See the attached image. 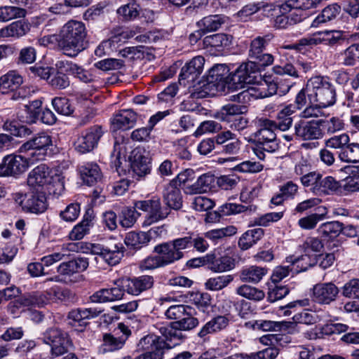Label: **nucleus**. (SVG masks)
Masks as SVG:
<instances>
[{"mask_svg": "<svg viewBox=\"0 0 359 359\" xmlns=\"http://www.w3.org/2000/svg\"><path fill=\"white\" fill-rule=\"evenodd\" d=\"M257 68L253 62L241 64L233 72L229 73L224 64L214 65L208 72L206 80L198 83L191 96L200 98L215 92H229L243 88L245 84L255 82Z\"/></svg>", "mask_w": 359, "mask_h": 359, "instance_id": "1", "label": "nucleus"}, {"mask_svg": "<svg viewBox=\"0 0 359 359\" xmlns=\"http://www.w3.org/2000/svg\"><path fill=\"white\" fill-rule=\"evenodd\" d=\"M87 31L81 21L69 20L61 28L57 41L63 53L75 57L86 48Z\"/></svg>", "mask_w": 359, "mask_h": 359, "instance_id": "2", "label": "nucleus"}, {"mask_svg": "<svg viewBox=\"0 0 359 359\" xmlns=\"http://www.w3.org/2000/svg\"><path fill=\"white\" fill-rule=\"evenodd\" d=\"M292 85V83L284 81L282 79H273L270 76H265L255 86L249 87L236 95H233V100L243 102L250 97L258 99L277 93L283 95L289 92Z\"/></svg>", "mask_w": 359, "mask_h": 359, "instance_id": "3", "label": "nucleus"}, {"mask_svg": "<svg viewBox=\"0 0 359 359\" xmlns=\"http://www.w3.org/2000/svg\"><path fill=\"white\" fill-rule=\"evenodd\" d=\"M307 97L310 103L327 108L336 102V90L329 78L316 76L306 82Z\"/></svg>", "mask_w": 359, "mask_h": 359, "instance_id": "4", "label": "nucleus"}, {"mask_svg": "<svg viewBox=\"0 0 359 359\" xmlns=\"http://www.w3.org/2000/svg\"><path fill=\"white\" fill-rule=\"evenodd\" d=\"M51 170L45 164L34 168L28 175L27 184L36 192H48L60 195L64 189V183L60 175H51Z\"/></svg>", "mask_w": 359, "mask_h": 359, "instance_id": "5", "label": "nucleus"}, {"mask_svg": "<svg viewBox=\"0 0 359 359\" xmlns=\"http://www.w3.org/2000/svg\"><path fill=\"white\" fill-rule=\"evenodd\" d=\"M43 341L51 347V355L57 357L68 352L72 342L67 333L58 328H50L43 334Z\"/></svg>", "mask_w": 359, "mask_h": 359, "instance_id": "6", "label": "nucleus"}, {"mask_svg": "<svg viewBox=\"0 0 359 359\" xmlns=\"http://www.w3.org/2000/svg\"><path fill=\"white\" fill-rule=\"evenodd\" d=\"M13 198L22 210L27 212L41 214L44 212L48 208L44 192H38L37 194L15 193L13 195Z\"/></svg>", "mask_w": 359, "mask_h": 359, "instance_id": "7", "label": "nucleus"}, {"mask_svg": "<svg viewBox=\"0 0 359 359\" xmlns=\"http://www.w3.org/2000/svg\"><path fill=\"white\" fill-rule=\"evenodd\" d=\"M103 134L104 131L100 126L96 125L89 128L75 142V149L81 154L91 151L97 147Z\"/></svg>", "mask_w": 359, "mask_h": 359, "instance_id": "8", "label": "nucleus"}, {"mask_svg": "<svg viewBox=\"0 0 359 359\" xmlns=\"http://www.w3.org/2000/svg\"><path fill=\"white\" fill-rule=\"evenodd\" d=\"M119 286L123 292L129 294L137 296L144 291L151 289L154 285V278L151 276H141L133 278H123L118 280Z\"/></svg>", "mask_w": 359, "mask_h": 359, "instance_id": "9", "label": "nucleus"}, {"mask_svg": "<svg viewBox=\"0 0 359 359\" xmlns=\"http://www.w3.org/2000/svg\"><path fill=\"white\" fill-rule=\"evenodd\" d=\"M294 134L302 140H319L324 135L319 120L299 121L294 125Z\"/></svg>", "mask_w": 359, "mask_h": 359, "instance_id": "10", "label": "nucleus"}, {"mask_svg": "<svg viewBox=\"0 0 359 359\" xmlns=\"http://www.w3.org/2000/svg\"><path fill=\"white\" fill-rule=\"evenodd\" d=\"M205 59L202 56H196L187 62L181 69L179 81L186 86L194 82L201 74L203 70Z\"/></svg>", "mask_w": 359, "mask_h": 359, "instance_id": "11", "label": "nucleus"}, {"mask_svg": "<svg viewBox=\"0 0 359 359\" xmlns=\"http://www.w3.org/2000/svg\"><path fill=\"white\" fill-rule=\"evenodd\" d=\"M156 327L161 334V337H158L166 344L165 348H171L179 345L185 338L182 331L174 325V322L168 325L157 324Z\"/></svg>", "mask_w": 359, "mask_h": 359, "instance_id": "12", "label": "nucleus"}, {"mask_svg": "<svg viewBox=\"0 0 359 359\" xmlns=\"http://www.w3.org/2000/svg\"><path fill=\"white\" fill-rule=\"evenodd\" d=\"M338 287L332 283H318L313 288V299L320 304H330L338 294Z\"/></svg>", "mask_w": 359, "mask_h": 359, "instance_id": "13", "label": "nucleus"}, {"mask_svg": "<svg viewBox=\"0 0 359 359\" xmlns=\"http://www.w3.org/2000/svg\"><path fill=\"white\" fill-rule=\"evenodd\" d=\"M140 344L142 347L145 344H151L153 351L141 354L136 357V359H163V350L165 348L166 344L159 337L147 335L140 340Z\"/></svg>", "mask_w": 359, "mask_h": 359, "instance_id": "14", "label": "nucleus"}, {"mask_svg": "<svg viewBox=\"0 0 359 359\" xmlns=\"http://www.w3.org/2000/svg\"><path fill=\"white\" fill-rule=\"evenodd\" d=\"M216 177L208 172L201 175L193 184L186 186L184 191L191 195L206 193L216 188Z\"/></svg>", "mask_w": 359, "mask_h": 359, "instance_id": "15", "label": "nucleus"}, {"mask_svg": "<svg viewBox=\"0 0 359 359\" xmlns=\"http://www.w3.org/2000/svg\"><path fill=\"white\" fill-rule=\"evenodd\" d=\"M255 147L253 151L257 158L260 160H264L265 153H273L279 148V144L276 137H263L262 136L254 135Z\"/></svg>", "mask_w": 359, "mask_h": 359, "instance_id": "16", "label": "nucleus"}, {"mask_svg": "<svg viewBox=\"0 0 359 359\" xmlns=\"http://www.w3.org/2000/svg\"><path fill=\"white\" fill-rule=\"evenodd\" d=\"M247 111V107L244 104H227L216 111L214 117L220 121L229 124L238 115L244 114Z\"/></svg>", "mask_w": 359, "mask_h": 359, "instance_id": "17", "label": "nucleus"}, {"mask_svg": "<svg viewBox=\"0 0 359 359\" xmlns=\"http://www.w3.org/2000/svg\"><path fill=\"white\" fill-rule=\"evenodd\" d=\"M137 114L131 109H124L116 114L111 121L113 130H127L134 126Z\"/></svg>", "mask_w": 359, "mask_h": 359, "instance_id": "18", "label": "nucleus"}, {"mask_svg": "<svg viewBox=\"0 0 359 359\" xmlns=\"http://www.w3.org/2000/svg\"><path fill=\"white\" fill-rule=\"evenodd\" d=\"M229 320L228 315H218L207 322L201 329L198 335L199 337L205 339L209 334L217 333L225 329L228 326Z\"/></svg>", "mask_w": 359, "mask_h": 359, "instance_id": "19", "label": "nucleus"}, {"mask_svg": "<svg viewBox=\"0 0 359 359\" xmlns=\"http://www.w3.org/2000/svg\"><path fill=\"white\" fill-rule=\"evenodd\" d=\"M117 287L102 289L95 292L91 297L90 300L95 303H104L114 302L121 299L124 295L123 287L119 286V283H116Z\"/></svg>", "mask_w": 359, "mask_h": 359, "instance_id": "20", "label": "nucleus"}, {"mask_svg": "<svg viewBox=\"0 0 359 359\" xmlns=\"http://www.w3.org/2000/svg\"><path fill=\"white\" fill-rule=\"evenodd\" d=\"M79 169L83 182L87 185H94L102 178L101 170L95 163H86L80 165Z\"/></svg>", "mask_w": 359, "mask_h": 359, "instance_id": "21", "label": "nucleus"}, {"mask_svg": "<svg viewBox=\"0 0 359 359\" xmlns=\"http://www.w3.org/2000/svg\"><path fill=\"white\" fill-rule=\"evenodd\" d=\"M22 76L16 71H9L0 77V93L7 94L19 88L22 84Z\"/></svg>", "mask_w": 359, "mask_h": 359, "instance_id": "22", "label": "nucleus"}, {"mask_svg": "<svg viewBox=\"0 0 359 359\" xmlns=\"http://www.w3.org/2000/svg\"><path fill=\"white\" fill-rule=\"evenodd\" d=\"M163 199L167 208L180 210L182 206V196L180 189L173 184H167L163 192Z\"/></svg>", "mask_w": 359, "mask_h": 359, "instance_id": "23", "label": "nucleus"}, {"mask_svg": "<svg viewBox=\"0 0 359 359\" xmlns=\"http://www.w3.org/2000/svg\"><path fill=\"white\" fill-rule=\"evenodd\" d=\"M172 246L170 241L160 243L154 248V252L158 255L164 266L180 260Z\"/></svg>", "mask_w": 359, "mask_h": 359, "instance_id": "24", "label": "nucleus"}, {"mask_svg": "<svg viewBox=\"0 0 359 359\" xmlns=\"http://www.w3.org/2000/svg\"><path fill=\"white\" fill-rule=\"evenodd\" d=\"M343 230V223L338 221H332L323 223L317 229L318 234L327 241H334Z\"/></svg>", "mask_w": 359, "mask_h": 359, "instance_id": "25", "label": "nucleus"}, {"mask_svg": "<svg viewBox=\"0 0 359 359\" xmlns=\"http://www.w3.org/2000/svg\"><path fill=\"white\" fill-rule=\"evenodd\" d=\"M267 272L268 270L265 267L253 265L243 269L239 278L242 282L257 284L262 280Z\"/></svg>", "mask_w": 359, "mask_h": 359, "instance_id": "26", "label": "nucleus"}, {"mask_svg": "<svg viewBox=\"0 0 359 359\" xmlns=\"http://www.w3.org/2000/svg\"><path fill=\"white\" fill-rule=\"evenodd\" d=\"M88 266V259L79 257L60 264L57 267V272L61 275L70 276L74 273L83 271Z\"/></svg>", "mask_w": 359, "mask_h": 359, "instance_id": "27", "label": "nucleus"}, {"mask_svg": "<svg viewBox=\"0 0 359 359\" xmlns=\"http://www.w3.org/2000/svg\"><path fill=\"white\" fill-rule=\"evenodd\" d=\"M50 300L47 290L43 292L34 291L24 294L20 298V304L24 306L41 308Z\"/></svg>", "mask_w": 359, "mask_h": 359, "instance_id": "28", "label": "nucleus"}, {"mask_svg": "<svg viewBox=\"0 0 359 359\" xmlns=\"http://www.w3.org/2000/svg\"><path fill=\"white\" fill-rule=\"evenodd\" d=\"M30 29V25L25 20H18L0 29L1 37H21Z\"/></svg>", "mask_w": 359, "mask_h": 359, "instance_id": "29", "label": "nucleus"}, {"mask_svg": "<svg viewBox=\"0 0 359 359\" xmlns=\"http://www.w3.org/2000/svg\"><path fill=\"white\" fill-rule=\"evenodd\" d=\"M170 214L168 208H163L159 198H154L149 216L143 222V226H150L153 223L165 219Z\"/></svg>", "mask_w": 359, "mask_h": 359, "instance_id": "30", "label": "nucleus"}, {"mask_svg": "<svg viewBox=\"0 0 359 359\" xmlns=\"http://www.w3.org/2000/svg\"><path fill=\"white\" fill-rule=\"evenodd\" d=\"M150 241L149 233L144 231H130L126 234L124 243L129 249L137 250L147 245Z\"/></svg>", "mask_w": 359, "mask_h": 359, "instance_id": "31", "label": "nucleus"}, {"mask_svg": "<svg viewBox=\"0 0 359 359\" xmlns=\"http://www.w3.org/2000/svg\"><path fill=\"white\" fill-rule=\"evenodd\" d=\"M295 111L296 107L293 104H288L283 107L277 113L276 121H274L275 127L282 131L288 130L292 124V118L291 116Z\"/></svg>", "mask_w": 359, "mask_h": 359, "instance_id": "32", "label": "nucleus"}, {"mask_svg": "<svg viewBox=\"0 0 359 359\" xmlns=\"http://www.w3.org/2000/svg\"><path fill=\"white\" fill-rule=\"evenodd\" d=\"M52 146V137L46 133H38L25 143V148L34 147L47 154L50 153Z\"/></svg>", "mask_w": 359, "mask_h": 359, "instance_id": "33", "label": "nucleus"}, {"mask_svg": "<svg viewBox=\"0 0 359 359\" xmlns=\"http://www.w3.org/2000/svg\"><path fill=\"white\" fill-rule=\"evenodd\" d=\"M251 325L254 330L262 331H278L285 330L289 328L293 323L287 321H272V320H255L253 323L249 322L246 325Z\"/></svg>", "mask_w": 359, "mask_h": 359, "instance_id": "34", "label": "nucleus"}, {"mask_svg": "<svg viewBox=\"0 0 359 359\" xmlns=\"http://www.w3.org/2000/svg\"><path fill=\"white\" fill-rule=\"evenodd\" d=\"M131 159V168L134 174L138 177H143L151 171L150 161L148 157L133 151Z\"/></svg>", "mask_w": 359, "mask_h": 359, "instance_id": "35", "label": "nucleus"}, {"mask_svg": "<svg viewBox=\"0 0 359 359\" xmlns=\"http://www.w3.org/2000/svg\"><path fill=\"white\" fill-rule=\"evenodd\" d=\"M5 162L8 175L22 173L29 166L22 155L8 156L5 157Z\"/></svg>", "mask_w": 359, "mask_h": 359, "instance_id": "36", "label": "nucleus"}, {"mask_svg": "<svg viewBox=\"0 0 359 359\" xmlns=\"http://www.w3.org/2000/svg\"><path fill=\"white\" fill-rule=\"evenodd\" d=\"M264 236V230L256 228L246 231L239 238L238 246L242 250H246L257 243Z\"/></svg>", "mask_w": 359, "mask_h": 359, "instance_id": "37", "label": "nucleus"}, {"mask_svg": "<svg viewBox=\"0 0 359 359\" xmlns=\"http://www.w3.org/2000/svg\"><path fill=\"white\" fill-rule=\"evenodd\" d=\"M341 6L337 4H331L325 7L311 22V27H318L321 24L334 19L340 13Z\"/></svg>", "mask_w": 359, "mask_h": 359, "instance_id": "38", "label": "nucleus"}, {"mask_svg": "<svg viewBox=\"0 0 359 359\" xmlns=\"http://www.w3.org/2000/svg\"><path fill=\"white\" fill-rule=\"evenodd\" d=\"M339 188V182L337 181L332 176L323 177L320 173L316 195H329L337 191Z\"/></svg>", "mask_w": 359, "mask_h": 359, "instance_id": "39", "label": "nucleus"}, {"mask_svg": "<svg viewBox=\"0 0 359 359\" xmlns=\"http://www.w3.org/2000/svg\"><path fill=\"white\" fill-rule=\"evenodd\" d=\"M92 226L93 222L91 217L85 216L81 222L73 227L68 236L72 241L81 240L85 236L90 233Z\"/></svg>", "mask_w": 359, "mask_h": 359, "instance_id": "40", "label": "nucleus"}, {"mask_svg": "<svg viewBox=\"0 0 359 359\" xmlns=\"http://www.w3.org/2000/svg\"><path fill=\"white\" fill-rule=\"evenodd\" d=\"M101 313V310L97 308L76 309L69 312L67 318L74 323H81L84 320L97 317Z\"/></svg>", "mask_w": 359, "mask_h": 359, "instance_id": "41", "label": "nucleus"}, {"mask_svg": "<svg viewBox=\"0 0 359 359\" xmlns=\"http://www.w3.org/2000/svg\"><path fill=\"white\" fill-rule=\"evenodd\" d=\"M321 0H287L280 6V12L290 11V8L304 12L306 10L316 8Z\"/></svg>", "mask_w": 359, "mask_h": 359, "instance_id": "42", "label": "nucleus"}, {"mask_svg": "<svg viewBox=\"0 0 359 359\" xmlns=\"http://www.w3.org/2000/svg\"><path fill=\"white\" fill-rule=\"evenodd\" d=\"M118 18L122 21H131L140 14V7L135 1L121 6L116 11Z\"/></svg>", "mask_w": 359, "mask_h": 359, "instance_id": "43", "label": "nucleus"}, {"mask_svg": "<svg viewBox=\"0 0 359 359\" xmlns=\"http://www.w3.org/2000/svg\"><path fill=\"white\" fill-rule=\"evenodd\" d=\"M209 263V269L215 273L229 271L235 267V260L230 256H223L213 260V255H212Z\"/></svg>", "mask_w": 359, "mask_h": 359, "instance_id": "44", "label": "nucleus"}, {"mask_svg": "<svg viewBox=\"0 0 359 359\" xmlns=\"http://www.w3.org/2000/svg\"><path fill=\"white\" fill-rule=\"evenodd\" d=\"M338 157L343 162L359 163V144L348 143L346 147L339 151Z\"/></svg>", "mask_w": 359, "mask_h": 359, "instance_id": "45", "label": "nucleus"}, {"mask_svg": "<svg viewBox=\"0 0 359 359\" xmlns=\"http://www.w3.org/2000/svg\"><path fill=\"white\" fill-rule=\"evenodd\" d=\"M233 280L232 275H222L210 278L205 283V287L210 291H219L227 287Z\"/></svg>", "mask_w": 359, "mask_h": 359, "instance_id": "46", "label": "nucleus"}, {"mask_svg": "<svg viewBox=\"0 0 359 359\" xmlns=\"http://www.w3.org/2000/svg\"><path fill=\"white\" fill-rule=\"evenodd\" d=\"M273 38L271 34L263 36H259L255 38L250 43L249 57L250 58L257 57L263 53L269 42Z\"/></svg>", "mask_w": 359, "mask_h": 359, "instance_id": "47", "label": "nucleus"}, {"mask_svg": "<svg viewBox=\"0 0 359 359\" xmlns=\"http://www.w3.org/2000/svg\"><path fill=\"white\" fill-rule=\"evenodd\" d=\"M236 292L241 297L257 302L262 300L265 297L263 290L246 284L238 287Z\"/></svg>", "mask_w": 359, "mask_h": 359, "instance_id": "48", "label": "nucleus"}, {"mask_svg": "<svg viewBox=\"0 0 359 359\" xmlns=\"http://www.w3.org/2000/svg\"><path fill=\"white\" fill-rule=\"evenodd\" d=\"M19 151L20 154H22V156L26 160L28 165L44 160L48 155L47 153L34 147H31L29 149L25 148V143L20 147Z\"/></svg>", "mask_w": 359, "mask_h": 359, "instance_id": "49", "label": "nucleus"}, {"mask_svg": "<svg viewBox=\"0 0 359 359\" xmlns=\"http://www.w3.org/2000/svg\"><path fill=\"white\" fill-rule=\"evenodd\" d=\"M225 22L222 15H214L203 18L198 22V25L205 32L216 31L220 28Z\"/></svg>", "mask_w": 359, "mask_h": 359, "instance_id": "50", "label": "nucleus"}, {"mask_svg": "<svg viewBox=\"0 0 359 359\" xmlns=\"http://www.w3.org/2000/svg\"><path fill=\"white\" fill-rule=\"evenodd\" d=\"M286 261L291 264L296 273L305 271L314 264L313 260L307 255L298 257L290 256L286 258Z\"/></svg>", "mask_w": 359, "mask_h": 359, "instance_id": "51", "label": "nucleus"}, {"mask_svg": "<svg viewBox=\"0 0 359 359\" xmlns=\"http://www.w3.org/2000/svg\"><path fill=\"white\" fill-rule=\"evenodd\" d=\"M350 174L345 179L344 188L348 191H355L359 190V172L357 168L345 166L341 171Z\"/></svg>", "mask_w": 359, "mask_h": 359, "instance_id": "52", "label": "nucleus"}, {"mask_svg": "<svg viewBox=\"0 0 359 359\" xmlns=\"http://www.w3.org/2000/svg\"><path fill=\"white\" fill-rule=\"evenodd\" d=\"M319 123L323 131L330 135L342 130L344 128V121L337 116H332L329 119H320Z\"/></svg>", "mask_w": 359, "mask_h": 359, "instance_id": "53", "label": "nucleus"}, {"mask_svg": "<svg viewBox=\"0 0 359 359\" xmlns=\"http://www.w3.org/2000/svg\"><path fill=\"white\" fill-rule=\"evenodd\" d=\"M126 341V337H115L110 334H105L103 336V351L104 352H112L121 349Z\"/></svg>", "mask_w": 359, "mask_h": 359, "instance_id": "54", "label": "nucleus"}, {"mask_svg": "<svg viewBox=\"0 0 359 359\" xmlns=\"http://www.w3.org/2000/svg\"><path fill=\"white\" fill-rule=\"evenodd\" d=\"M26 15V11L16 6L0 7V21L7 22L14 18H23Z\"/></svg>", "mask_w": 359, "mask_h": 359, "instance_id": "55", "label": "nucleus"}, {"mask_svg": "<svg viewBox=\"0 0 359 359\" xmlns=\"http://www.w3.org/2000/svg\"><path fill=\"white\" fill-rule=\"evenodd\" d=\"M122 247L115 245L112 249L107 247L102 257H101L107 264L115 266L119 263L123 257V250Z\"/></svg>", "mask_w": 359, "mask_h": 359, "instance_id": "56", "label": "nucleus"}, {"mask_svg": "<svg viewBox=\"0 0 359 359\" xmlns=\"http://www.w3.org/2000/svg\"><path fill=\"white\" fill-rule=\"evenodd\" d=\"M205 42L219 50L231 44V36L225 34H215L205 37Z\"/></svg>", "mask_w": 359, "mask_h": 359, "instance_id": "57", "label": "nucleus"}, {"mask_svg": "<svg viewBox=\"0 0 359 359\" xmlns=\"http://www.w3.org/2000/svg\"><path fill=\"white\" fill-rule=\"evenodd\" d=\"M66 70L74 77L84 83H89L94 81V76L82 67L75 63H67Z\"/></svg>", "mask_w": 359, "mask_h": 359, "instance_id": "58", "label": "nucleus"}, {"mask_svg": "<svg viewBox=\"0 0 359 359\" xmlns=\"http://www.w3.org/2000/svg\"><path fill=\"white\" fill-rule=\"evenodd\" d=\"M350 142L349 135L346 133H342L334 135L325 142V147L333 149H340L342 151Z\"/></svg>", "mask_w": 359, "mask_h": 359, "instance_id": "59", "label": "nucleus"}, {"mask_svg": "<svg viewBox=\"0 0 359 359\" xmlns=\"http://www.w3.org/2000/svg\"><path fill=\"white\" fill-rule=\"evenodd\" d=\"M260 128L255 133L254 135L262 136L263 137H276L274 130L277 128L275 127L274 121L267 118H260L259 120Z\"/></svg>", "mask_w": 359, "mask_h": 359, "instance_id": "60", "label": "nucleus"}, {"mask_svg": "<svg viewBox=\"0 0 359 359\" xmlns=\"http://www.w3.org/2000/svg\"><path fill=\"white\" fill-rule=\"evenodd\" d=\"M133 36L132 32L121 27H117L111 31V36L107 40L110 42V47L118 43H125Z\"/></svg>", "mask_w": 359, "mask_h": 359, "instance_id": "61", "label": "nucleus"}, {"mask_svg": "<svg viewBox=\"0 0 359 359\" xmlns=\"http://www.w3.org/2000/svg\"><path fill=\"white\" fill-rule=\"evenodd\" d=\"M320 177V173L319 172L311 171L304 177H301L299 180L304 187L309 188L311 192L316 194Z\"/></svg>", "mask_w": 359, "mask_h": 359, "instance_id": "62", "label": "nucleus"}, {"mask_svg": "<svg viewBox=\"0 0 359 359\" xmlns=\"http://www.w3.org/2000/svg\"><path fill=\"white\" fill-rule=\"evenodd\" d=\"M139 213L133 208H125L121 210L119 222L124 228H130L135 223Z\"/></svg>", "mask_w": 359, "mask_h": 359, "instance_id": "63", "label": "nucleus"}, {"mask_svg": "<svg viewBox=\"0 0 359 359\" xmlns=\"http://www.w3.org/2000/svg\"><path fill=\"white\" fill-rule=\"evenodd\" d=\"M36 119H40L43 123L48 125H52L56 121L55 114L49 109L34 111L33 115L27 118L26 121L35 122Z\"/></svg>", "mask_w": 359, "mask_h": 359, "instance_id": "64", "label": "nucleus"}]
</instances>
